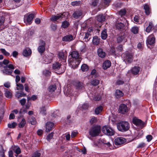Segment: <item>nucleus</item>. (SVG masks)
<instances>
[{
	"label": "nucleus",
	"instance_id": "obj_1",
	"mask_svg": "<svg viewBox=\"0 0 157 157\" xmlns=\"http://www.w3.org/2000/svg\"><path fill=\"white\" fill-rule=\"evenodd\" d=\"M70 58L68 60L69 63H71L73 66L75 65V67H77L81 61V58L79 56V53L75 51L71 52L70 54Z\"/></svg>",
	"mask_w": 157,
	"mask_h": 157
},
{
	"label": "nucleus",
	"instance_id": "obj_2",
	"mask_svg": "<svg viewBox=\"0 0 157 157\" xmlns=\"http://www.w3.org/2000/svg\"><path fill=\"white\" fill-rule=\"evenodd\" d=\"M52 69L58 74L63 73L65 70L66 67L64 65H62L58 62L54 63L52 65Z\"/></svg>",
	"mask_w": 157,
	"mask_h": 157
},
{
	"label": "nucleus",
	"instance_id": "obj_3",
	"mask_svg": "<svg viewBox=\"0 0 157 157\" xmlns=\"http://www.w3.org/2000/svg\"><path fill=\"white\" fill-rule=\"evenodd\" d=\"M101 132V127L100 126L94 125L89 129V135L93 137L99 136Z\"/></svg>",
	"mask_w": 157,
	"mask_h": 157
},
{
	"label": "nucleus",
	"instance_id": "obj_4",
	"mask_svg": "<svg viewBox=\"0 0 157 157\" xmlns=\"http://www.w3.org/2000/svg\"><path fill=\"white\" fill-rule=\"evenodd\" d=\"M118 130L122 132L128 131L130 128L129 123L127 121H121L117 124Z\"/></svg>",
	"mask_w": 157,
	"mask_h": 157
},
{
	"label": "nucleus",
	"instance_id": "obj_5",
	"mask_svg": "<svg viewBox=\"0 0 157 157\" xmlns=\"http://www.w3.org/2000/svg\"><path fill=\"white\" fill-rule=\"evenodd\" d=\"M102 131L108 136H113L115 133L114 131L110 127L107 126H103L101 129Z\"/></svg>",
	"mask_w": 157,
	"mask_h": 157
},
{
	"label": "nucleus",
	"instance_id": "obj_6",
	"mask_svg": "<svg viewBox=\"0 0 157 157\" xmlns=\"http://www.w3.org/2000/svg\"><path fill=\"white\" fill-rule=\"evenodd\" d=\"M123 58L124 61L126 63H130L133 60L132 55L128 52L124 54Z\"/></svg>",
	"mask_w": 157,
	"mask_h": 157
},
{
	"label": "nucleus",
	"instance_id": "obj_7",
	"mask_svg": "<svg viewBox=\"0 0 157 157\" xmlns=\"http://www.w3.org/2000/svg\"><path fill=\"white\" fill-rule=\"evenodd\" d=\"M132 122L136 126L141 128H143L144 126V123L141 120L138 119L136 117H134L133 118Z\"/></svg>",
	"mask_w": 157,
	"mask_h": 157
},
{
	"label": "nucleus",
	"instance_id": "obj_8",
	"mask_svg": "<svg viewBox=\"0 0 157 157\" xmlns=\"http://www.w3.org/2000/svg\"><path fill=\"white\" fill-rule=\"evenodd\" d=\"M152 30L154 32H156L157 30V26H155L153 23L152 22L149 23L148 26L146 29V31L148 33H150Z\"/></svg>",
	"mask_w": 157,
	"mask_h": 157
},
{
	"label": "nucleus",
	"instance_id": "obj_9",
	"mask_svg": "<svg viewBox=\"0 0 157 157\" xmlns=\"http://www.w3.org/2000/svg\"><path fill=\"white\" fill-rule=\"evenodd\" d=\"M39 45L37 50L40 53L42 54L45 51V41L41 40H40Z\"/></svg>",
	"mask_w": 157,
	"mask_h": 157
},
{
	"label": "nucleus",
	"instance_id": "obj_10",
	"mask_svg": "<svg viewBox=\"0 0 157 157\" xmlns=\"http://www.w3.org/2000/svg\"><path fill=\"white\" fill-rule=\"evenodd\" d=\"M54 55L52 54H51L50 55L45 56L44 58V63L48 64L49 63L52 61Z\"/></svg>",
	"mask_w": 157,
	"mask_h": 157
},
{
	"label": "nucleus",
	"instance_id": "obj_11",
	"mask_svg": "<svg viewBox=\"0 0 157 157\" xmlns=\"http://www.w3.org/2000/svg\"><path fill=\"white\" fill-rule=\"evenodd\" d=\"M119 111L121 113L124 114L128 111V109L126 105L124 104H121L119 107Z\"/></svg>",
	"mask_w": 157,
	"mask_h": 157
},
{
	"label": "nucleus",
	"instance_id": "obj_12",
	"mask_svg": "<svg viewBox=\"0 0 157 157\" xmlns=\"http://www.w3.org/2000/svg\"><path fill=\"white\" fill-rule=\"evenodd\" d=\"M63 17V14H58L56 15H52L50 19L52 21H57L58 20L62 19Z\"/></svg>",
	"mask_w": 157,
	"mask_h": 157
},
{
	"label": "nucleus",
	"instance_id": "obj_13",
	"mask_svg": "<svg viewBox=\"0 0 157 157\" xmlns=\"http://www.w3.org/2000/svg\"><path fill=\"white\" fill-rule=\"evenodd\" d=\"M126 141L125 139L122 137L117 138L114 140L115 144L117 145L122 144Z\"/></svg>",
	"mask_w": 157,
	"mask_h": 157
},
{
	"label": "nucleus",
	"instance_id": "obj_14",
	"mask_svg": "<svg viewBox=\"0 0 157 157\" xmlns=\"http://www.w3.org/2000/svg\"><path fill=\"white\" fill-rule=\"evenodd\" d=\"M155 38L154 35H151L148 37L147 42L148 44L152 45L155 42Z\"/></svg>",
	"mask_w": 157,
	"mask_h": 157
},
{
	"label": "nucleus",
	"instance_id": "obj_15",
	"mask_svg": "<svg viewBox=\"0 0 157 157\" xmlns=\"http://www.w3.org/2000/svg\"><path fill=\"white\" fill-rule=\"evenodd\" d=\"M75 85L76 88L78 90L83 89L84 88V84L82 82H76L75 83Z\"/></svg>",
	"mask_w": 157,
	"mask_h": 157
},
{
	"label": "nucleus",
	"instance_id": "obj_16",
	"mask_svg": "<svg viewBox=\"0 0 157 157\" xmlns=\"http://www.w3.org/2000/svg\"><path fill=\"white\" fill-rule=\"evenodd\" d=\"M58 58L61 59V60H63L64 61H66L67 58V54L63 52H59L58 54Z\"/></svg>",
	"mask_w": 157,
	"mask_h": 157
},
{
	"label": "nucleus",
	"instance_id": "obj_17",
	"mask_svg": "<svg viewBox=\"0 0 157 157\" xmlns=\"http://www.w3.org/2000/svg\"><path fill=\"white\" fill-rule=\"evenodd\" d=\"M74 40L73 36L72 35H68L64 36L62 38V40L64 41L69 42Z\"/></svg>",
	"mask_w": 157,
	"mask_h": 157
},
{
	"label": "nucleus",
	"instance_id": "obj_18",
	"mask_svg": "<svg viewBox=\"0 0 157 157\" xmlns=\"http://www.w3.org/2000/svg\"><path fill=\"white\" fill-rule=\"evenodd\" d=\"M54 124L52 122H47L46 124V131L47 132H50L52 129Z\"/></svg>",
	"mask_w": 157,
	"mask_h": 157
},
{
	"label": "nucleus",
	"instance_id": "obj_19",
	"mask_svg": "<svg viewBox=\"0 0 157 157\" xmlns=\"http://www.w3.org/2000/svg\"><path fill=\"white\" fill-rule=\"evenodd\" d=\"M111 62L109 60H105L103 63L102 68L104 70H106L111 65Z\"/></svg>",
	"mask_w": 157,
	"mask_h": 157
},
{
	"label": "nucleus",
	"instance_id": "obj_20",
	"mask_svg": "<svg viewBox=\"0 0 157 157\" xmlns=\"http://www.w3.org/2000/svg\"><path fill=\"white\" fill-rule=\"evenodd\" d=\"M140 69L139 67L135 66L131 69V72L134 75H136L138 74Z\"/></svg>",
	"mask_w": 157,
	"mask_h": 157
},
{
	"label": "nucleus",
	"instance_id": "obj_21",
	"mask_svg": "<svg viewBox=\"0 0 157 157\" xmlns=\"http://www.w3.org/2000/svg\"><path fill=\"white\" fill-rule=\"evenodd\" d=\"M34 17V15L33 14H30L27 17L26 21L27 24H30L32 22L31 21Z\"/></svg>",
	"mask_w": 157,
	"mask_h": 157
},
{
	"label": "nucleus",
	"instance_id": "obj_22",
	"mask_svg": "<svg viewBox=\"0 0 157 157\" xmlns=\"http://www.w3.org/2000/svg\"><path fill=\"white\" fill-rule=\"evenodd\" d=\"M98 56L101 58L104 57L105 56V53L103 52L102 49L101 48H99L98 50Z\"/></svg>",
	"mask_w": 157,
	"mask_h": 157
},
{
	"label": "nucleus",
	"instance_id": "obj_23",
	"mask_svg": "<svg viewBox=\"0 0 157 157\" xmlns=\"http://www.w3.org/2000/svg\"><path fill=\"white\" fill-rule=\"evenodd\" d=\"M4 89L5 96L8 98H11L12 96L11 92L7 89L6 88H4Z\"/></svg>",
	"mask_w": 157,
	"mask_h": 157
},
{
	"label": "nucleus",
	"instance_id": "obj_24",
	"mask_svg": "<svg viewBox=\"0 0 157 157\" xmlns=\"http://www.w3.org/2000/svg\"><path fill=\"white\" fill-rule=\"evenodd\" d=\"M124 95L122 91L119 90H117L115 92V96L117 98H119L122 97Z\"/></svg>",
	"mask_w": 157,
	"mask_h": 157
},
{
	"label": "nucleus",
	"instance_id": "obj_25",
	"mask_svg": "<svg viewBox=\"0 0 157 157\" xmlns=\"http://www.w3.org/2000/svg\"><path fill=\"white\" fill-rule=\"evenodd\" d=\"M32 53L31 50L29 48H26L24 50L23 52V55L25 56L30 55Z\"/></svg>",
	"mask_w": 157,
	"mask_h": 157
},
{
	"label": "nucleus",
	"instance_id": "obj_26",
	"mask_svg": "<svg viewBox=\"0 0 157 157\" xmlns=\"http://www.w3.org/2000/svg\"><path fill=\"white\" fill-rule=\"evenodd\" d=\"M29 121L31 124L35 125L36 123V121L35 118L33 117H28Z\"/></svg>",
	"mask_w": 157,
	"mask_h": 157
},
{
	"label": "nucleus",
	"instance_id": "obj_27",
	"mask_svg": "<svg viewBox=\"0 0 157 157\" xmlns=\"http://www.w3.org/2000/svg\"><path fill=\"white\" fill-rule=\"evenodd\" d=\"M82 14V13L80 11H75L73 14V17L76 19H77L81 17Z\"/></svg>",
	"mask_w": 157,
	"mask_h": 157
},
{
	"label": "nucleus",
	"instance_id": "obj_28",
	"mask_svg": "<svg viewBox=\"0 0 157 157\" xmlns=\"http://www.w3.org/2000/svg\"><path fill=\"white\" fill-rule=\"evenodd\" d=\"M105 19V17L104 15H100L97 16V20L99 22L104 21Z\"/></svg>",
	"mask_w": 157,
	"mask_h": 157
},
{
	"label": "nucleus",
	"instance_id": "obj_29",
	"mask_svg": "<svg viewBox=\"0 0 157 157\" xmlns=\"http://www.w3.org/2000/svg\"><path fill=\"white\" fill-rule=\"evenodd\" d=\"M144 9L145 10L146 14L147 15H149L150 13L149 6L147 4H145L144 5Z\"/></svg>",
	"mask_w": 157,
	"mask_h": 157
},
{
	"label": "nucleus",
	"instance_id": "obj_30",
	"mask_svg": "<svg viewBox=\"0 0 157 157\" xmlns=\"http://www.w3.org/2000/svg\"><path fill=\"white\" fill-rule=\"evenodd\" d=\"M5 69L3 71V73L8 75H11L12 72V70L8 69V68L4 67Z\"/></svg>",
	"mask_w": 157,
	"mask_h": 157
},
{
	"label": "nucleus",
	"instance_id": "obj_31",
	"mask_svg": "<svg viewBox=\"0 0 157 157\" xmlns=\"http://www.w3.org/2000/svg\"><path fill=\"white\" fill-rule=\"evenodd\" d=\"M124 27V24L121 22L117 23L116 24V28L119 30H121L123 29Z\"/></svg>",
	"mask_w": 157,
	"mask_h": 157
},
{
	"label": "nucleus",
	"instance_id": "obj_32",
	"mask_svg": "<svg viewBox=\"0 0 157 157\" xmlns=\"http://www.w3.org/2000/svg\"><path fill=\"white\" fill-rule=\"evenodd\" d=\"M26 95V94H24L23 91H21L20 92L17 91L16 93V96L18 98H19L20 97H25Z\"/></svg>",
	"mask_w": 157,
	"mask_h": 157
},
{
	"label": "nucleus",
	"instance_id": "obj_33",
	"mask_svg": "<svg viewBox=\"0 0 157 157\" xmlns=\"http://www.w3.org/2000/svg\"><path fill=\"white\" fill-rule=\"evenodd\" d=\"M92 42L94 44L97 45L100 42V39L97 36H95L93 37Z\"/></svg>",
	"mask_w": 157,
	"mask_h": 157
},
{
	"label": "nucleus",
	"instance_id": "obj_34",
	"mask_svg": "<svg viewBox=\"0 0 157 157\" xmlns=\"http://www.w3.org/2000/svg\"><path fill=\"white\" fill-rule=\"evenodd\" d=\"M26 124V121L25 118L22 119L21 122L19 123L18 125L20 128H22Z\"/></svg>",
	"mask_w": 157,
	"mask_h": 157
},
{
	"label": "nucleus",
	"instance_id": "obj_35",
	"mask_svg": "<svg viewBox=\"0 0 157 157\" xmlns=\"http://www.w3.org/2000/svg\"><path fill=\"white\" fill-rule=\"evenodd\" d=\"M125 38V35L123 34V35L118 37L117 38V42L118 43H120L121 42L124 40L125 42L126 41Z\"/></svg>",
	"mask_w": 157,
	"mask_h": 157
},
{
	"label": "nucleus",
	"instance_id": "obj_36",
	"mask_svg": "<svg viewBox=\"0 0 157 157\" xmlns=\"http://www.w3.org/2000/svg\"><path fill=\"white\" fill-rule=\"evenodd\" d=\"M81 70L83 72L87 71L89 70V67L86 64H83L81 66Z\"/></svg>",
	"mask_w": 157,
	"mask_h": 157
},
{
	"label": "nucleus",
	"instance_id": "obj_37",
	"mask_svg": "<svg viewBox=\"0 0 157 157\" xmlns=\"http://www.w3.org/2000/svg\"><path fill=\"white\" fill-rule=\"evenodd\" d=\"M56 86L55 85H52L49 86L48 90L50 92H53L56 89Z\"/></svg>",
	"mask_w": 157,
	"mask_h": 157
},
{
	"label": "nucleus",
	"instance_id": "obj_38",
	"mask_svg": "<svg viewBox=\"0 0 157 157\" xmlns=\"http://www.w3.org/2000/svg\"><path fill=\"white\" fill-rule=\"evenodd\" d=\"M101 36V38L103 40H105L107 36L106 30H104L102 32Z\"/></svg>",
	"mask_w": 157,
	"mask_h": 157
},
{
	"label": "nucleus",
	"instance_id": "obj_39",
	"mask_svg": "<svg viewBox=\"0 0 157 157\" xmlns=\"http://www.w3.org/2000/svg\"><path fill=\"white\" fill-rule=\"evenodd\" d=\"M139 31V28L137 26H134L132 27L131 29V32L134 34L138 33Z\"/></svg>",
	"mask_w": 157,
	"mask_h": 157
},
{
	"label": "nucleus",
	"instance_id": "obj_40",
	"mask_svg": "<svg viewBox=\"0 0 157 157\" xmlns=\"http://www.w3.org/2000/svg\"><path fill=\"white\" fill-rule=\"evenodd\" d=\"M26 110H25L22 109H21L19 111V115L18 116V118H20L21 117H23V113L24 112H26Z\"/></svg>",
	"mask_w": 157,
	"mask_h": 157
},
{
	"label": "nucleus",
	"instance_id": "obj_41",
	"mask_svg": "<svg viewBox=\"0 0 157 157\" xmlns=\"http://www.w3.org/2000/svg\"><path fill=\"white\" fill-rule=\"evenodd\" d=\"M0 50L2 53H3L5 56H10V53L8 52H7L5 49L1 48L0 49Z\"/></svg>",
	"mask_w": 157,
	"mask_h": 157
},
{
	"label": "nucleus",
	"instance_id": "obj_42",
	"mask_svg": "<svg viewBox=\"0 0 157 157\" xmlns=\"http://www.w3.org/2000/svg\"><path fill=\"white\" fill-rule=\"evenodd\" d=\"M102 107L101 106H99L95 110V113L96 114H99L102 110Z\"/></svg>",
	"mask_w": 157,
	"mask_h": 157
},
{
	"label": "nucleus",
	"instance_id": "obj_43",
	"mask_svg": "<svg viewBox=\"0 0 157 157\" xmlns=\"http://www.w3.org/2000/svg\"><path fill=\"white\" fill-rule=\"evenodd\" d=\"M99 83V80L97 79L93 80L91 82V84L94 86H96L98 85Z\"/></svg>",
	"mask_w": 157,
	"mask_h": 157
},
{
	"label": "nucleus",
	"instance_id": "obj_44",
	"mask_svg": "<svg viewBox=\"0 0 157 157\" xmlns=\"http://www.w3.org/2000/svg\"><path fill=\"white\" fill-rule=\"evenodd\" d=\"M69 25V24L68 22L67 21H65L62 22V27L63 28H66Z\"/></svg>",
	"mask_w": 157,
	"mask_h": 157
},
{
	"label": "nucleus",
	"instance_id": "obj_45",
	"mask_svg": "<svg viewBox=\"0 0 157 157\" xmlns=\"http://www.w3.org/2000/svg\"><path fill=\"white\" fill-rule=\"evenodd\" d=\"M17 90H20L21 91H23L24 90V86L23 85L21 84H17Z\"/></svg>",
	"mask_w": 157,
	"mask_h": 157
},
{
	"label": "nucleus",
	"instance_id": "obj_46",
	"mask_svg": "<svg viewBox=\"0 0 157 157\" xmlns=\"http://www.w3.org/2000/svg\"><path fill=\"white\" fill-rule=\"evenodd\" d=\"M40 113L42 115H45L46 114V108L45 106H42L40 109Z\"/></svg>",
	"mask_w": 157,
	"mask_h": 157
},
{
	"label": "nucleus",
	"instance_id": "obj_47",
	"mask_svg": "<svg viewBox=\"0 0 157 157\" xmlns=\"http://www.w3.org/2000/svg\"><path fill=\"white\" fill-rule=\"evenodd\" d=\"M17 125V124L16 122H13L11 124H8V126L10 128H14Z\"/></svg>",
	"mask_w": 157,
	"mask_h": 157
},
{
	"label": "nucleus",
	"instance_id": "obj_48",
	"mask_svg": "<svg viewBox=\"0 0 157 157\" xmlns=\"http://www.w3.org/2000/svg\"><path fill=\"white\" fill-rule=\"evenodd\" d=\"M126 13V10L124 9L121 10L118 12L119 15L121 17L125 14Z\"/></svg>",
	"mask_w": 157,
	"mask_h": 157
},
{
	"label": "nucleus",
	"instance_id": "obj_49",
	"mask_svg": "<svg viewBox=\"0 0 157 157\" xmlns=\"http://www.w3.org/2000/svg\"><path fill=\"white\" fill-rule=\"evenodd\" d=\"M146 144L144 142H141L140 143L138 146L137 148H142L145 146Z\"/></svg>",
	"mask_w": 157,
	"mask_h": 157
},
{
	"label": "nucleus",
	"instance_id": "obj_50",
	"mask_svg": "<svg viewBox=\"0 0 157 157\" xmlns=\"http://www.w3.org/2000/svg\"><path fill=\"white\" fill-rule=\"evenodd\" d=\"M97 119L96 117H93L91 119L90 121V123L91 124H92L93 123H95L97 122Z\"/></svg>",
	"mask_w": 157,
	"mask_h": 157
},
{
	"label": "nucleus",
	"instance_id": "obj_51",
	"mask_svg": "<svg viewBox=\"0 0 157 157\" xmlns=\"http://www.w3.org/2000/svg\"><path fill=\"white\" fill-rule=\"evenodd\" d=\"M90 34L89 33H86L85 36L84 38V40L85 41H87L90 39V38L88 39Z\"/></svg>",
	"mask_w": 157,
	"mask_h": 157
},
{
	"label": "nucleus",
	"instance_id": "obj_52",
	"mask_svg": "<svg viewBox=\"0 0 157 157\" xmlns=\"http://www.w3.org/2000/svg\"><path fill=\"white\" fill-rule=\"evenodd\" d=\"M53 136V133L51 132L49 134L47 137V140H48L50 141V140L52 138Z\"/></svg>",
	"mask_w": 157,
	"mask_h": 157
},
{
	"label": "nucleus",
	"instance_id": "obj_53",
	"mask_svg": "<svg viewBox=\"0 0 157 157\" xmlns=\"http://www.w3.org/2000/svg\"><path fill=\"white\" fill-rule=\"evenodd\" d=\"M40 153L38 152H35L33 155L32 157H40Z\"/></svg>",
	"mask_w": 157,
	"mask_h": 157
},
{
	"label": "nucleus",
	"instance_id": "obj_54",
	"mask_svg": "<svg viewBox=\"0 0 157 157\" xmlns=\"http://www.w3.org/2000/svg\"><path fill=\"white\" fill-rule=\"evenodd\" d=\"M6 68H9L10 69V70H13L14 69V66L12 64H10L7 65L5 66Z\"/></svg>",
	"mask_w": 157,
	"mask_h": 157
},
{
	"label": "nucleus",
	"instance_id": "obj_55",
	"mask_svg": "<svg viewBox=\"0 0 157 157\" xmlns=\"http://www.w3.org/2000/svg\"><path fill=\"white\" fill-rule=\"evenodd\" d=\"M101 97L100 95H97L96 96L93 98V99L95 101H99Z\"/></svg>",
	"mask_w": 157,
	"mask_h": 157
},
{
	"label": "nucleus",
	"instance_id": "obj_56",
	"mask_svg": "<svg viewBox=\"0 0 157 157\" xmlns=\"http://www.w3.org/2000/svg\"><path fill=\"white\" fill-rule=\"evenodd\" d=\"M51 28L52 30L55 31L57 29V25L56 24H52L51 25Z\"/></svg>",
	"mask_w": 157,
	"mask_h": 157
},
{
	"label": "nucleus",
	"instance_id": "obj_57",
	"mask_svg": "<svg viewBox=\"0 0 157 157\" xmlns=\"http://www.w3.org/2000/svg\"><path fill=\"white\" fill-rule=\"evenodd\" d=\"M4 18L3 16H0V26L2 25L4 21Z\"/></svg>",
	"mask_w": 157,
	"mask_h": 157
},
{
	"label": "nucleus",
	"instance_id": "obj_58",
	"mask_svg": "<svg viewBox=\"0 0 157 157\" xmlns=\"http://www.w3.org/2000/svg\"><path fill=\"white\" fill-rule=\"evenodd\" d=\"M4 86L6 88H9L10 87V83L9 82H6L4 83Z\"/></svg>",
	"mask_w": 157,
	"mask_h": 157
},
{
	"label": "nucleus",
	"instance_id": "obj_59",
	"mask_svg": "<svg viewBox=\"0 0 157 157\" xmlns=\"http://www.w3.org/2000/svg\"><path fill=\"white\" fill-rule=\"evenodd\" d=\"M26 101V100L25 98H23L20 101V103L21 105H25Z\"/></svg>",
	"mask_w": 157,
	"mask_h": 157
},
{
	"label": "nucleus",
	"instance_id": "obj_60",
	"mask_svg": "<svg viewBox=\"0 0 157 157\" xmlns=\"http://www.w3.org/2000/svg\"><path fill=\"white\" fill-rule=\"evenodd\" d=\"M89 107V105L87 103H84L82 106V108L83 109H86Z\"/></svg>",
	"mask_w": 157,
	"mask_h": 157
},
{
	"label": "nucleus",
	"instance_id": "obj_61",
	"mask_svg": "<svg viewBox=\"0 0 157 157\" xmlns=\"http://www.w3.org/2000/svg\"><path fill=\"white\" fill-rule=\"evenodd\" d=\"M134 21L136 22H138L139 20V17L137 15H136L134 17Z\"/></svg>",
	"mask_w": 157,
	"mask_h": 157
},
{
	"label": "nucleus",
	"instance_id": "obj_62",
	"mask_svg": "<svg viewBox=\"0 0 157 157\" xmlns=\"http://www.w3.org/2000/svg\"><path fill=\"white\" fill-rule=\"evenodd\" d=\"M148 142L150 141L152 139V136L151 135H148L146 136Z\"/></svg>",
	"mask_w": 157,
	"mask_h": 157
},
{
	"label": "nucleus",
	"instance_id": "obj_63",
	"mask_svg": "<svg viewBox=\"0 0 157 157\" xmlns=\"http://www.w3.org/2000/svg\"><path fill=\"white\" fill-rule=\"evenodd\" d=\"M18 55V53L16 51H13L12 53V55L15 58H16Z\"/></svg>",
	"mask_w": 157,
	"mask_h": 157
},
{
	"label": "nucleus",
	"instance_id": "obj_64",
	"mask_svg": "<svg viewBox=\"0 0 157 157\" xmlns=\"http://www.w3.org/2000/svg\"><path fill=\"white\" fill-rule=\"evenodd\" d=\"M124 83V82L122 81L119 80H118L116 82V84L117 85H122Z\"/></svg>",
	"mask_w": 157,
	"mask_h": 157
}]
</instances>
